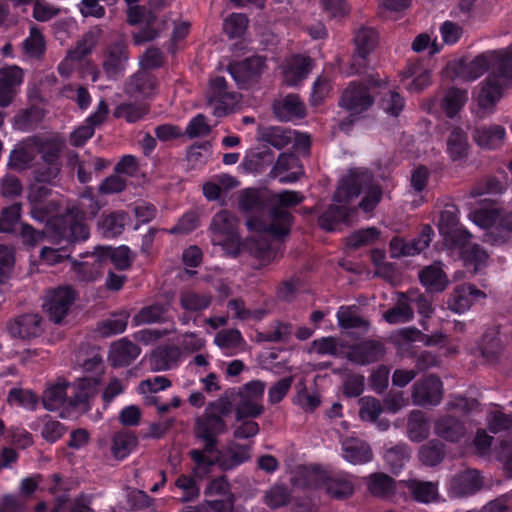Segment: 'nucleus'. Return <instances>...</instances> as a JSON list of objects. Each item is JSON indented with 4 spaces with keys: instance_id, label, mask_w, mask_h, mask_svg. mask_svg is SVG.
I'll list each match as a JSON object with an SVG mask.
<instances>
[{
    "instance_id": "f257e3e1",
    "label": "nucleus",
    "mask_w": 512,
    "mask_h": 512,
    "mask_svg": "<svg viewBox=\"0 0 512 512\" xmlns=\"http://www.w3.org/2000/svg\"><path fill=\"white\" fill-rule=\"evenodd\" d=\"M228 415V401L217 399L210 402L205 408L204 413L196 418L194 435L196 439L204 442L201 450L193 449L189 452V456L196 464L194 468L196 474L201 469H204V472H206L219 461V459H213L209 455L215 452L219 455L221 454L217 449L218 436L227 431L224 418Z\"/></svg>"
},
{
    "instance_id": "f03ea898",
    "label": "nucleus",
    "mask_w": 512,
    "mask_h": 512,
    "mask_svg": "<svg viewBox=\"0 0 512 512\" xmlns=\"http://www.w3.org/2000/svg\"><path fill=\"white\" fill-rule=\"evenodd\" d=\"M89 228L83 222L72 217L48 220L46 230H37L27 223H21L19 237L23 245L35 247L46 237L57 244L66 242L76 244L89 238Z\"/></svg>"
},
{
    "instance_id": "7ed1b4c3",
    "label": "nucleus",
    "mask_w": 512,
    "mask_h": 512,
    "mask_svg": "<svg viewBox=\"0 0 512 512\" xmlns=\"http://www.w3.org/2000/svg\"><path fill=\"white\" fill-rule=\"evenodd\" d=\"M304 197L296 191L285 190L279 194L269 192L268 220H247L250 230L269 233L276 237L286 236L290 232L292 215L288 208L303 201Z\"/></svg>"
},
{
    "instance_id": "20e7f679",
    "label": "nucleus",
    "mask_w": 512,
    "mask_h": 512,
    "mask_svg": "<svg viewBox=\"0 0 512 512\" xmlns=\"http://www.w3.org/2000/svg\"><path fill=\"white\" fill-rule=\"evenodd\" d=\"M365 197L359 203V207L365 212L372 211L382 198V189L379 185H373V175L368 170L352 169L344 176L333 196V202L350 203L362 192Z\"/></svg>"
},
{
    "instance_id": "39448f33",
    "label": "nucleus",
    "mask_w": 512,
    "mask_h": 512,
    "mask_svg": "<svg viewBox=\"0 0 512 512\" xmlns=\"http://www.w3.org/2000/svg\"><path fill=\"white\" fill-rule=\"evenodd\" d=\"M265 383L260 380L251 381L238 390H227L219 398L228 401L229 414L235 408L236 420L256 418L264 412L260 403L264 394Z\"/></svg>"
},
{
    "instance_id": "423d86ee",
    "label": "nucleus",
    "mask_w": 512,
    "mask_h": 512,
    "mask_svg": "<svg viewBox=\"0 0 512 512\" xmlns=\"http://www.w3.org/2000/svg\"><path fill=\"white\" fill-rule=\"evenodd\" d=\"M167 0H149L147 5H134L127 9V22L135 26H144L136 33H133V41L136 45L156 39L164 27L157 22L156 11L167 6Z\"/></svg>"
},
{
    "instance_id": "0eeeda50",
    "label": "nucleus",
    "mask_w": 512,
    "mask_h": 512,
    "mask_svg": "<svg viewBox=\"0 0 512 512\" xmlns=\"http://www.w3.org/2000/svg\"><path fill=\"white\" fill-rule=\"evenodd\" d=\"M238 228V218L228 210H220L209 225L212 243L221 246L228 255L238 257L242 251Z\"/></svg>"
},
{
    "instance_id": "6e6552de",
    "label": "nucleus",
    "mask_w": 512,
    "mask_h": 512,
    "mask_svg": "<svg viewBox=\"0 0 512 512\" xmlns=\"http://www.w3.org/2000/svg\"><path fill=\"white\" fill-rule=\"evenodd\" d=\"M304 484L309 487L320 488L336 500H345L354 493V484L348 474H329L317 467L304 468Z\"/></svg>"
},
{
    "instance_id": "1a4fd4ad",
    "label": "nucleus",
    "mask_w": 512,
    "mask_h": 512,
    "mask_svg": "<svg viewBox=\"0 0 512 512\" xmlns=\"http://www.w3.org/2000/svg\"><path fill=\"white\" fill-rule=\"evenodd\" d=\"M206 99L207 104L212 108L213 115L223 117L234 110L241 99V95L234 91H228L225 78L217 76L210 80L206 91Z\"/></svg>"
},
{
    "instance_id": "9d476101",
    "label": "nucleus",
    "mask_w": 512,
    "mask_h": 512,
    "mask_svg": "<svg viewBox=\"0 0 512 512\" xmlns=\"http://www.w3.org/2000/svg\"><path fill=\"white\" fill-rule=\"evenodd\" d=\"M98 383V379L94 377L68 382V407L80 413L88 412L91 408L90 401L98 393Z\"/></svg>"
},
{
    "instance_id": "9b49d317",
    "label": "nucleus",
    "mask_w": 512,
    "mask_h": 512,
    "mask_svg": "<svg viewBox=\"0 0 512 512\" xmlns=\"http://www.w3.org/2000/svg\"><path fill=\"white\" fill-rule=\"evenodd\" d=\"M411 398L417 406H435L443 398V384L436 375H428L417 380L412 386Z\"/></svg>"
},
{
    "instance_id": "f8f14e48",
    "label": "nucleus",
    "mask_w": 512,
    "mask_h": 512,
    "mask_svg": "<svg viewBox=\"0 0 512 512\" xmlns=\"http://www.w3.org/2000/svg\"><path fill=\"white\" fill-rule=\"evenodd\" d=\"M74 300L75 294L70 287H58L47 292L43 308L49 319L59 324L68 314Z\"/></svg>"
},
{
    "instance_id": "ddd939ff",
    "label": "nucleus",
    "mask_w": 512,
    "mask_h": 512,
    "mask_svg": "<svg viewBox=\"0 0 512 512\" xmlns=\"http://www.w3.org/2000/svg\"><path fill=\"white\" fill-rule=\"evenodd\" d=\"M374 104V97L365 85L351 82L342 92L339 105L351 113L360 114L368 110Z\"/></svg>"
},
{
    "instance_id": "4468645a",
    "label": "nucleus",
    "mask_w": 512,
    "mask_h": 512,
    "mask_svg": "<svg viewBox=\"0 0 512 512\" xmlns=\"http://www.w3.org/2000/svg\"><path fill=\"white\" fill-rule=\"evenodd\" d=\"M265 67V58L257 55L230 64L228 70L237 84L244 88L257 82Z\"/></svg>"
},
{
    "instance_id": "2eb2a0df",
    "label": "nucleus",
    "mask_w": 512,
    "mask_h": 512,
    "mask_svg": "<svg viewBox=\"0 0 512 512\" xmlns=\"http://www.w3.org/2000/svg\"><path fill=\"white\" fill-rule=\"evenodd\" d=\"M386 354L385 344L376 339H366L354 344L347 353L349 361L357 365H369L383 359Z\"/></svg>"
},
{
    "instance_id": "dca6fc26",
    "label": "nucleus",
    "mask_w": 512,
    "mask_h": 512,
    "mask_svg": "<svg viewBox=\"0 0 512 512\" xmlns=\"http://www.w3.org/2000/svg\"><path fill=\"white\" fill-rule=\"evenodd\" d=\"M489 68V61L485 55H478L473 60H458L448 64L447 69L451 76L463 81H472L483 75Z\"/></svg>"
},
{
    "instance_id": "f3484780",
    "label": "nucleus",
    "mask_w": 512,
    "mask_h": 512,
    "mask_svg": "<svg viewBox=\"0 0 512 512\" xmlns=\"http://www.w3.org/2000/svg\"><path fill=\"white\" fill-rule=\"evenodd\" d=\"M269 192L256 189H246L240 193L239 208L245 213L258 214L249 220H268Z\"/></svg>"
},
{
    "instance_id": "a211bd4d",
    "label": "nucleus",
    "mask_w": 512,
    "mask_h": 512,
    "mask_svg": "<svg viewBox=\"0 0 512 512\" xmlns=\"http://www.w3.org/2000/svg\"><path fill=\"white\" fill-rule=\"evenodd\" d=\"M83 261L72 260V271L75 278L82 283L95 281L102 272L104 263L100 257L98 248L91 253L82 256Z\"/></svg>"
},
{
    "instance_id": "6ab92c4d",
    "label": "nucleus",
    "mask_w": 512,
    "mask_h": 512,
    "mask_svg": "<svg viewBox=\"0 0 512 512\" xmlns=\"http://www.w3.org/2000/svg\"><path fill=\"white\" fill-rule=\"evenodd\" d=\"M485 293L472 284H461L456 286L449 296L447 307L455 313L467 311L475 301L484 299Z\"/></svg>"
},
{
    "instance_id": "aec40b11",
    "label": "nucleus",
    "mask_w": 512,
    "mask_h": 512,
    "mask_svg": "<svg viewBox=\"0 0 512 512\" xmlns=\"http://www.w3.org/2000/svg\"><path fill=\"white\" fill-rule=\"evenodd\" d=\"M127 61L128 50L123 40H117L109 45L103 61V69L107 77L118 78L124 72Z\"/></svg>"
},
{
    "instance_id": "412c9836",
    "label": "nucleus",
    "mask_w": 512,
    "mask_h": 512,
    "mask_svg": "<svg viewBox=\"0 0 512 512\" xmlns=\"http://www.w3.org/2000/svg\"><path fill=\"white\" fill-rule=\"evenodd\" d=\"M507 83L496 73L491 71L482 83L477 101L481 108L492 109L502 98Z\"/></svg>"
},
{
    "instance_id": "4be33fe9",
    "label": "nucleus",
    "mask_w": 512,
    "mask_h": 512,
    "mask_svg": "<svg viewBox=\"0 0 512 512\" xmlns=\"http://www.w3.org/2000/svg\"><path fill=\"white\" fill-rule=\"evenodd\" d=\"M42 318L38 314H24L8 323V331L12 337L28 340L41 335Z\"/></svg>"
},
{
    "instance_id": "5701e85b",
    "label": "nucleus",
    "mask_w": 512,
    "mask_h": 512,
    "mask_svg": "<svg viewBox=\"0 0 512 512\" xmlns=\"http://www.w3.org/2000/svg\"><path fill=\"white\" fill-rule=\"evenodd\" d=\"M156 86L155 76L148 71L140 70L125 82L124 92L131 98H146L154 93Z\"/></svg>"
},
{
    "instance_id": "b1692460",
    "label": "nucleus",
    "mask_w": 512,
    "mask_h": 512,
    "mask_svg": "<svg viewBox=\"0 0 512 512\" xmlns=\"http://www.w3.org/2000/svg\"><path fill=\"white\" fill-rule=\"evenodd\" d=\"M140 352L138 345L127 338H122L111 344L108 361L113 367H126L138 358Z\"/></svg>"
},
{
    "instance_id": "393cba45",
    "label": "nucleus",
    "mask_w": 512,
    "mask_h": 512,
    "mask_svg": "<svg viewBox=\"0 0 512 512\" xmlns=\"http://www.w3.org/2000/svg\"><path fill=\"white\" fill-rule=\"evenodd\" d=\"M434 433L445 441L458 443L465 438L467 429L460 419L451 415H444L435 421Z\"/></svg>"
},
{
    "instance_id": "a878e982",
    "label": "nucleus",
    "mask_w": 512,
    "mask_h": 512,
    "mask_svg": "<svg viewBox=\"0 0 512 512\" xmlns=\"http://www.w3.org/2000/svg\"><path fill=\"white\" fill-rule=\"evenodd\" d=\"M354 42L358 55L353 57L351 69L353 73H360L362 61L375 48L378 42V34L372 28H361L356 33Z\"/></svg>"
},
{
    "instance_id": "bb28decb",
    "label": "nucleus",
    "mask_w": 512,
    "mask_h": 512,
    "mask_svg": "<svg viewBox=\"0 0 512 512\" xmlns=\"http://www.w3.org/2000/svg\"><path fill=\"white\" fill-rule=\"evenodd\" d=\"M483 480L475 469L457 473L451 480V492L458 497L473 494L481 489Z\"/></svg>"
},
{
    "instance_id": "cd10ccee",
    "label": "nucleus",
    "mask_w": 512,
    "mask_h": 512,
    "mask_svg": "<svg viewBox=\"0 0 512 512\" xmlns=\"http://www.w3.org/2000/svg\"><path fill=\"white\" fill-rule=\"evenodd\" d=\"M446 151L453 162H465L468 159L470 144L467 133L460 127H453L446 138Z\"/></svg>"
},
{
    "instance_id": "c85d7f7f",
    "label": "nucleus",
    "mask_w": 512,
    "mask_h": 512,
    "mask_svg": "<svg viewBox=\"0 0 512 512\" xmlns=\"http://www.w3.org/2000/svg\"><path fill=\"white\" fill-rule=\"evenodd\" d=\"M275 116L281 121L300 119L305 116L306 110L303 102L296 94H289L275 100L273 103Z\"/></svg>"
},
{
    "instance_id": "c756f323",
    "label": "nucleus",
    "mask_w": 512,
    "mask_h": 512,
    "mask_svg": "<svg viewBox=\"0 0 512 512\" xmlns=\"http://www.w3.org/2000/svg\"><path fill=\"white\" fill-rule=\"evenodd\" d=\"M331 204L318 218L319 226L326 231H333L339 223L352 225L350 216L356 209L347 207L348 203Z\"/></svg>"
},
{
    "instance_id": "7c9ffc66",
    "label": "nucleus",
    "mask_w": 512,
    "mask_h": 512,
    "mask_svg": "<svg viewBox=\"0 0 512 512\" xmlns=\"http://www.w3.org/2000/svg\"><path fill=\"white\" fill-rule=\"evenodd\" d=\"M343 457L348 462L365 464L372 460L373 452L370 445L358 438H347L342 442Z\"/></svg>"
},
{
    "instance_id": "2f4dec72",
    "label": "nucleus",
    "mask_w": 512,
    "mask_h": 512,
    "mask_svg": "<svg viewBox=\"0 0 512 512\" xmlns=\"http://www.w3.org/2000/svg\"><path fill=\"white\" fill-rule=\"evenodd\" d=\"M178 300L185 312L200 314L211 305L213 296L193 289H183L179 292Z\"/></svg>"
},
{
    "instance_id": "473e14b6",
    "label": "nucleus",
    "mask_w": 512,
    "mask_h": 512,
    "mask_svg": "<svg viewBox=\"0 0 512 512\" xmlns=\"http://www.w3.org/2000/svg\"><path fill=\"white\" fill-rule=\"evenodd\" d=\"M42 403L49 411L58 410L65 404L68 406V382L58 379L49 384L42 395Z\"/></svg>"
},
{
    "instance_id": "72a5a7b5",
    "label": "nucleus",
    "mask_w": 512,
    "mask_h": 512,
    "mask_svg": "<svg viewBox=\"0 0 512 512\" xmlns=\"http://www.w3.org/2000/svg\"><path fill=\"white\" fill-rule=\"evenodd\" d=\"M75 362L86 372H101L103 359L100 348L88 343H82L75 353Z\"/></svg>"
},
{
    "instance_id": "f704fd0d",
    "label": "nucleus",
    "mask_w": 512,
    "mask_h": 512,
    "mask_svg": "<svg viewBox=\"0 0 512 512\" xmlns=\"http://www.w3.org/2000/svg\"><path fill=\"white\" fill-rule=\"evenodd\" d=\"M505 138V129L500 125L478 126L473 131V139L484 149L498 148Z\"/></svg>"
},
{
    "instance_id": "c9c22d12",
    "label": "nucleus",
    "mask_w": 512,
    "mask_h": 512,
    "mask_svg": "<svg viewBox=\"0 0 512 512\" xmlns=\"http://www.w3.org/2000/svg\"><path fill=\"white\" fill-rule=\"evenodd\" d=\"M369 493L378 498H388L394 495L396 490L395 480L388 474L376 472L365 478Z\"/></svg>"
},
{
    "instance_id": "e433bc0d",
    "label": "nucleus",
    "mask_w": 512,
    "mask_h": 512,
    "mask_svg": "<svg viewBox=\"0 0 512 512\" xmlns=\"http://www.w3.org/2000/svg\"><path fill=\"white\" fill-rule=\"evenodd\" d=\"M97 248L104 264L110 261L118 270H127L132 265L133 254L127 246L117 248L98 246Z\"/></svg>"
},
{
    "instance_id": "4c0bfd02",
    "label": "nucleus",
    "mask_w": 512,
    "mask_h": 512,
    "mask_svg": "<svg viewBox=\"0 0 512 512\" xmlns=\"http://www.w3.org/2000/svg\"><path fill=\"white\" fill-rule=\"evenodd\" d=\"M419 461L427 467L439 465L446 456V447L439 439H431L418 449Z\"/></svg>"
},
{
    "instance_id": "58836bf2",
    "label": "nucleus",
    "mask_w": 512,
    "mask_h": 512,
    "mask_svg": "<svg viewBox=\"0 0 512 512\" xmlns=\"http://www.w3.org/2000/svg\"><path fill=\"white\" fill-rule=\"evenodd\" d=\"M407 434L411 441L422 442L430 435L429 421L423 411L413 410L408 416Z\"/></svg>"
},
{
    "instance_id": "ea45409f",
    "label": "nucleus",
    "mask_w": 512,
    "mask_h": 512,
    "mask_svg": "<svg viewBox=\"0 0 512 512\" xmlns=\"http://www.w3.org/2000/svg\"><path fill=\"white\" fill-rule=\"evenodd\" d=\"M313 61L310 57L294 56L287 63L285 70V81L288 85H296L303 80L311 71Z\"/></svg>"
},
{
    "instance_id": "a19ab883",
    "label": "nucleus",
    "mask_w": 512,
    "mask_h": 512,
    "mask_svg": "<svg viewBox=\"0 0 512 512\" xmlns=\"http://www.w3.org/2000/svg\"><path fill=\"white\" fill-rule=\"evenodd\" d=\"M35 157L36 145H34L31 137L11 152L9 164L16 170H25L31 166Z\"/></svg>"
},
{
    "instance_id": "79ce46f5",
    "label": "nucleus",
    "mask_w": 512,
    "mask_h": 512,
    "mask_svg": "<svg viewBox=\"0 0 512 512\" xmlns=\"http://www.w3.org/2000/svg\"><path fill=\"white\" fill-rule=\"evenodd\" d=\"M419 278L421 283L431 292H442L448 283L445 273L438 265H431L423 269Z\"/></svg>"
},
{
    "instance_id": "37998d69",
    "label": "nucleus",
    "mask_w": 512,
    "mask_h": 512,
    "mask_svg": "<svg viewBox=\"0 0 512 512\" xmlns=\"http://www.w3.org/2000/svg\"><path fill=\"white\" fill-rule=\"evenodd\" d=\"M32 141L36 145V154H40L45 165L62 167L60 160L61 147L59 144L38 137H32Z\"/></svg>"
},
{
    "instance_id": "c03bdc74",
    "label": "nucleus",
    "mask_w": 512,
    "mask_h": 512,
    "mask_svg": "<svg viewBox=\"0 0 512 512\" xmlns=\"http://www.w3.org/2000/svg\"><path fill=\"white\" fill-rule=\"evenodd\" d=\"M480 351L488 363L493 364L499 360L503 351V345L497 332L489 331L483 335Z\"/></svg>"
},
{
    "instance_id": "a18cd8bd",
    "label": "nucleus",
    "mask_w": 512,
    "mask_h": 512,
    "mask_svg": "<svg viewBox=\"0 0 512 512\" xmlns=\"http://www.w3.org/2000/svg\"><path fill=\"white\" fill-rule=\"evenodd\" d=\"M138 439L133 432L120 431L113 437L111 451L116 459H124L137 446Z\"/></svg>"
},
{
    "instance_id": "49530a36",
    "label": "nucleus",
    "mask_w": 512,
    "mask_h": 512,
    "mask_svg": "<svg viewBox=\"0 0 512 512\" xmlns=\"http://www.w3.org/2000/svg\"><path fill=\"white\" fill-rule=\"evenodd\" d=\"M209 470L210 469L204 472V469H201L198 474L193 471V476L182 474L177 478L175 485L184 492V495L181 498L182 503L194 501L199 497L200 488L196 483L195 477L202 479L204 475L209 472Z\"/></svg>"
},
{
    "instance_id": "de8ad7c7",
    "label": "nucleus",
    "mask_w": 512,
    "mask_h": 512,
    "mask_svg": "<svg viewBox=\"0 0 512 512\" xmlns=\"http://www.w3.org/2000/svg\"><path fill=\"white\" fill-rule=\"evenodd\" d=\"M466 100L467 96L465 91L457 88H451L442 98L440 106L449 118H453L463 107Z\"/></svg>"
},
{
    "instance_id": "09e8293b",
    "label": "nucleus",
    "mask_w": 512,
    "mask_h": 512,
    "mask_svg": "<svg viewBox=\"0 0 512 512\" xmlns=\"http://www.w3.org/2000/svg\"><path fill=\"white\" fill-rule=\"evenodd\" d=\"M126 220L127 214L125 212H113L102 216L99 225L104 236L115 237L123 232Z\"/></svg>"
},
{
    "instance_id": "8fccbe9b",
    "label": "nucleus",
    "mask_w": 512,
    "mask_h": 512,
    "mask_svg": "<svg viewBox=\"0 0 512 512\" xmlns=\"http://www.w3.org/2000/svg\"><path fill=\"white\" fill-rule=\"evenodd\" d=\"M413 316V309L409 305L408 300L402 297V293L400 294L397 304L384 313V319L390 324L410 321Z\"/></svg>"
},
{
    "instance_id": "3c124183",
    "label": "nucleus",
    "mask_w": 512,
    "mask_h": 512,
    "mask_svg": "<svg viewBox=\"0 0 512 512\" xmlns=\"http://www.w3.org/2000/svg\"><path fill=\"white\" fill-rule=\"evenodd\" d=\"M406 485L414 499L419 502L429 503L437 498V487L432 482L409 480Z\"/></svg>"
},
{
    "instance_id": "603ef678",
    "label": "nucleus",
    "mask_w": 512,
    "mask_h": 512,
    "mask_svg": "<svg viewBox=\"0 0 512 512\" xmlns=\"http://www.w3.org/2000/svg\"><path fill=\"white\" fill-rule=\"evenodd\" d=\"M260 140L269 143L276 149H282L292 141V132L280 127L264 128L260 133Z\"/></svg>"
},
{
    "instance_id": "864d4df0",
    "label": "nucleus",
    "mask_w": 512,
    "mask_h": 512,
    "mask_svg": "<svg viewBox=\"0 0 512 512\" xmlns=\"http://www.w3.org/2000/svg\"><path fill=\"white\" fill-rule=\"evenodd\" d=\"M21 204L14 203L1 210L0 213V233L13 234L16 224L21 219Z\"/></svg>"
},
{
    "instance_id": "5fc2aeb1",
    "label": "nucleus",
    "mask_w": 512,
    "mask_h": 512,
    "mask_svg": "<svg viewBox=\"0 0 512 512\" xmlns=\"http://www.w3.org/2000/svg\"><path fill=\"white\" fill-rule=\"evenodd\" d=\"M250 458L249 448L244 445L235 444L227 449V457L219 459L217 463H221L224 469H232Z\"/></svg>"
},
{
    "instance_id": "6e6d98bb",
    "label": "nucleus",
    "mask_w": 512,
    "mask_h": 512,
    "mask_svg": "<svg viewBox=\"0 0 512 512\" xmlns=\"http://www.w3.org/2000/svg\"><path fill=\"white\" fill-rule=\"evenodd\" d=\"M97 44V38L93 32L85 33L76 43V46L67 52L66 59L80 61L89 55Z\"/></svg>"
},
{
    "instance_id": "4d7b16f0",
    "label": "nucleus",
    "mask_w": 512,
    "mask_h": 512,
    "mask_svg": "<svg viewBox=\"0 0 512 512\" xmlns=\"http://www.w3.org/2000/svg\"><path fill=\"white\" fill-rule=\"evenodd\" d=\"M263 500L271 509H278L290 502V492L286 486L275 484L265 492Z\"/></svg>"
},
{
    "instance_id": "13d9d810",
    "label": "nucleus",
    "mask_w": 512,
    "mask_h": 512,
    "mask_svg": "<svg viewBox=\"0 0 512 512\" xmlns=\"http://www.w3.org/2000/svg\"><path fill=\"white\" fill-rule=\"evenodd\" d=\"M411 449L405 443H399L385 452V460L393 470H399L409 460Z\"/></svg>"
},
{
    "instance_id": "bf43d9fd",
    "label": "nucleus",
    "mask_w": 512,
    "mask_h": 512,
    "mask_svg": "<svg viewBox=\"0 0 512 512\" xmlns=\"http://www.w3.org/2000/svg\"><path fill=\"white\" fill-rule=\"evenodd\" d=\"M359 417L363 421L376 422L383 411L381 402L371 396H365L359 399Z\"/></svg>"
},
{
    "instance_id": "052dcab7",
    "label": "nucleus",
    "mask_w": 512,
    "mask_h": 512,
    "mask_svg": "<svg viewBox=\"0 0 512 512\" xmlns=\"http://www.w3.org/2000/svg\"><path fill=\"white\" fill-rule=\"evenodd\" d=\"M25 53L32 58H40L45 51V41L40 29L36 26L30 28L29 37L23 42Z\"/></svg>"
},
{
    "instance_id": "680f3d73",
    "label": "nucleus",
    "mask_w": 512,
    "mask_h": 512,
    "mask_svg": "<svg viewBox=\"0 0 512 512\" xmlns=\"http://www.w3.org/2000/svg\"><path fill=\"white\" fill-rule=\"evenodd\" d=\"M167 308L163 304H154L142 308L133 318L136 324H151L164 321Z\"/></svg>"
},
{
    "instance_id": "e2e57ef3",
    "label": "nucleus",
    "mask_w": 512,
    "mask_h": 512,
    "mask_svg": "<svg viewBox=\"0 0 512 512\" xmlns=\"http://www.w3.org/2000/svg\"><path fill=\"white\" fill-rule=\"evenodd\" d=\"M337 319L339 326L343 329L362 328L367 331L370 327L369 321L356 314L351 308H340Z\"/></svg>"
},
{
    "instance_id": "0e129e2a",
    "label": "nucleus",
    "mask_w": 512,
    "mask_h": 512,
    "mask_svg": "<svg viewBox=\"0 0 512 512\" xmlns=\"http://www.w3.org/2000/svg\"><path fill=\"white\" fill-rule=\"evenodd\" d=\"M471 237L472 235L466 229L458 227L443 235V240L448 248L458 249L461 254L471 244Z\"/></svg>"
},
{
    "instance_id": "69168bd1",
    "label": "nucleus",
    "mask_w": 512,
    "mask_h": 512,
    "mask_svg": "<svg viewBox=\"0 0 512 512\" xmlns=\"http://www.w3.org/2000/svg\"><path fill=\"white\" fill-rule=\"evenodd\" d=\"M380 231L375 227L361 229L347 238V245L353 249L373 244L379 237Z\"/></svg>"
},
{
    "instance_id": "338daca9",
    "label": "nucleus",
    "mask_w": 512,
    "mask_h": 512,
    "mask_svg": "<svg viewBox=\"0 0 512 512\" xmlns=\"http://www.w3.org/2000/svg\"><path fill=\"white\" fill-rule=\"evenodd\" d=\"M42 119V111L39 108L32 107L20 111L15 116V126L23 131H30L35 128L37 123Z\"/></svg>"
},
{
    "instance_id": "774afa93",
    "label": "nucleus",
    "mask_w": 512,
    "mask_h": 512,
    "mask_svg": "<svg viewBox=\"0 0 512 512\" xmlns=\"http://www.w3.org/2000/svg\"><path fill=\"white\" fill-rule=\"evenodd\" d=\"M492 70L506 82L512 80V49L499 52L493 62Z\"/></svg>"
}]
</instances>
